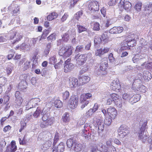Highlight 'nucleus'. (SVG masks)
I'll use <instances>...</instances> for the list:
<instances>
[{"mask_svg": "<svg viewBox=\"0 0 152 152\" xmlns=\"http://www.w3.org/2000/svg\"><path fill=\"white\" fill-rule=\"evenodd\" d=\"M94 113L93 110L91 109V108L86 113L84 116L86 118H89Z\"/></svg>", "mask_w": 152, "mask_h": 152, "instance_id": "obj_44", "label": "nucleus"}, {"mask_svg": "<svg viewBox=\"0 0 152 152\" xmlns=\"http://www.w3.org/2000/svg\"><path fill=\"white\" fill-rule=\"evenodd\" d=\"M108 66V61L107 58H104L102 60L100 65V69L101 70L105 71L107 67Z\"/></svg>", "mask_w": 152, "mask_h": 152, "instance_id": "obj_19", "label": "nucleus"}, {"mask_svg": "<svg viewBox=\"0 0 152 152\" xmlns=\"http://www.w3.org/2000/svg\"><path fill=\"white\" fill-rule=\"evenodd\" d=\"M142 5V2L139 1L135 5L134 8L137 11L140 12L141 10Z\"/></svg>", "mask_w": 152, "mask_h": 152, "instance_id": "obj_40", "label": "nucleus"}, {"mask_svg": "<svg viewBox=\"0 0 152 152\" xmlns=\"http://www.w3.org/2000/svg\"><path fill=\"white\" fill-rule=\"evenodd\" d=\"M69 81V86L72 88H75L78 85V80L76 78L70 77Z\"/></svg>", "mask_w": 152, "mask_h": 152, "instance_id": "obj_16", "label": "nucleus"}, {"mask_svg": "<svg viewBox=\"0 0 152 152\" xmlns=\"http://www.w3.org/2000/svg\"><path fill=\"white\" fill-rule=\"evenodd\" d=\"M59 134L56 132L55 134V135L54 139V142L53 143V145H55L58 141L59 140Z\"/></svg>", "mask_w": 152, "mask_h": 152, "instance_id": "obj_57", "label": "nucleus"}, {"mask_svg": "<svg viewBox=\"0 0 152 152\" xmlns=\"http://www.w3.org/2000/svg\"><path fill=\"white\" fill-rule=\"evenodd\" d=\"M78 32L79 33H80L83 31H86L87 30V29L85 27L80 25H77Z\"/></svg>", "mask_w": 152, "mask_h": 152, "instance_id": "obj_48", "label": "nucleus"}, {"mask_svg": "<svg viewBox=\"0 0 152 152\" xmlns=\"http://www.w3.org/2000/svg\"><path fill=\"white\" fill-rule=\"evenodd\" d=\"M8 150L11 152H15L17 149V147L16 145L15 141H12L11 142L10 145L8 147Z\"/></svg>", "mask_w": 152, "mask_h": 152, "instance_id": "obj_24", "label": "nucleus"}, {"mask_svg": "<svg viewBox=\"0 0 152 152\" xmlns=\"http://www.w3.org/2000/svg\"><path fill=\"white\" fill-rule=\"evenodd\" d=\"M93 124L95 127H98V133L100 135V133L104 130V122L100 117L97 116L93 118Z\"/></svg>", "mask_w": 152, "mask_h": 152, "instance_id": "obj_3", "label": "nucleus"}, {"mask_svg": "<svg viewBox=\"0 0 152 152\" xmlns=\"http://www.w3.org/2000/svg\"><path fill=\"white\" fill-rule=\"evenodd\" d=\"M100 38L102 39V41L104 42H106L107 41V36L106 34H103Z\"/></svg>", "mask_w": 152, "mask_h": 152, "instance_id": "obj_64", "label": "nucleus"}, {"mask_svg": "<svg viewBox=\"0 0 152 152\" xmlns=\"http://www.w3.org/2000/svg\"><path fill=\"white\" fill-rule=\"evenodd\" d=\"M55 119L54 117L49 118L46 121L48 123V124L49 125H52L55 121Z\"/></svg>", "mask_w": 152, "mask_h": 152, "instance_id": "obj_55", "label": "nucleus"}, {"mask_svg": "<svg viewBox=\"0 0 152 152\" xmlns=\"http://www.w3.org/2000/svg\"><path fill=\"white\" fill-rule=\"evenodd\" d=\"M89 69V66L88 65L86 64L85 65L83 68L81 70L80 72V73L81 74L86 72Z\"/></svg>", "mask_w": 152, "mask_h": 152, "instance_id": "obj_62", "label": "nucleus"}, {"mask_svg": "<svg viewBox=\"0 0 152 152\" xmlns=\"http://www.w3.org/2000/svg\"><path fill=\"white\" fill-rule=\"evenodd\" d=\"M54 105L57 108H60L62 106V103L59 100H56L54 102Z\"/></svg>", "mask_w": 152, "mask_h": 152, "instance_id": "obj_41", "label": "nucleus"}, {"mask_svg": "<svg viewBox=\"0 0 152 152\" xmlns=\"http://www.w3.org/2000/svg\"><path fill=\"white\" fill-rule=\"evenodd\" d=\"M112 139L110 138L106 142V145H103L105 147V148H108L112 147V149L113 150V151H112L114 152V151L115 150V147L112 145Z\"/></svg>", "mask_w": 152, "mask_h": 152, "instance_id": "obj_31", "label": "nucleus"}, {"mask_svg": "<svg viewBox=\"0 0 152 152\" xmlns=\"http://www.w3.org/2000/svg\"><path fill=\"white\" fill-rule=\"evenodd\" d=\"M20 49L28 50L30 49V47L28 43L27 44L24 43H23L20 46Z\"/></svg>", "mask_w": 152, "mask_h": 152, "instance_id": "obj_39", "label": "nucleus"}, {"mask_svg": "<svg viewBox=\"0 0 152 152\" xmlns=\"http://www.w3.org/2000/svg\"><path fill=\"white\" fill-rule=\"evenodd\" d=\"M27 85V84L26 81L23 80L19 83L18 88L21 90H20L23 91L24 89L26 88Z\"/></svg>", "mask_w": 152, "mask_h": 152, "instance_id": "obj_30", "label": "nucleus"}, {"mask_svg": "<svg viewBox=\"0 0 152 152\" xmlns=\"http://www.w3.org/2000/svg\"><path fill=\"white\" fill-rule=\"evenodd\" d=\"M73 144V138H71L67 140L66 144L68 148H70L72 147Z\"/></svg>", "mask_w": 152, "mask_h": 152, "instance_id": "obj_47", "label": "nucleus"}, {"mask_svg": "<svg viewBox=\"0 0 152 152\" xmlns=\"http://www.w3.org/2000/svg\"><path fill=\"white\" fill-rule=\"evenodd\" d=\"M13 67V65L12 64H10L6 68V70L7 74L8 75L11 73Z\"/></svg>", "mask_w": 152, "mask_h": 152, "instance_id": "obj_42", "label": "nucleus"}, {"mask_svg": "<svg viewBox=\"0 0 152 152\" xmlns=\"http://www.w3.org/2000/svg\"><path fill=\"white\" fill-rule=\"evenodd\" d=\"M111 89L114 91H117L121 88V85L118 80H113L111 84Z\"/></svg>", "mask_w": 152, "mask_h": 152, "instance_id": "obj_15", "label": "nucleus"}, {"mask_svg": "<svg viewBox=\"0 0 152 152\" xmlns=\"http://www.w3.org/2000/svg\"><path fill=\"white\" fill-rule=\"evenodd\" d=\"M104 54V52H103L102 49H100L97 50L95 52V55L96 56H101Z\"/></svg>", "mask_w": 152, "mask_h": 152, "instance_id": "obj_59", "label": "nucleus"}, {"mask_svg": "<svg viewBox=\"0 0 152 152\" xmlns=\"http://www.w3.org/2000/svg\"><path fill=\"white\" fill-rule=\"evenodd\" d=\"M42 110L40 107H38L36 110L33 114L34 117L36 118H38L41 113H42Z\"/></svg>", "mask_w": 152, "mask_h": 152, "instance_id": "obj_33", "label": "nucleus"}, {"mask_svg": "<svg viewBox=\"0 0 152 152\" xmlns=\"http://www.w3.org/2000/svg\"><path fill=\"white\" fill-rule=\"evenodd\" d=\"M118 135L121 138L123 137L129 133L128 127L126 125H122L118 130Z\"/></svg>", "mask_w": 152, "mask_h": 152, "instance_id": "obj_11", "label": "nucleus"}, {"mask_svg": "<svg viewBox=\"0 0 152 152\" xmlns=\"http://www.w3.org/2000/svg\"><path fill=\"white\" fill-rule=\"evenodd\" d=\"M145 63H146L144 61L143 64H141V66L145 65L146 69H148L151 71H152V62Z\"/></svg>", "mask_w": 152, "mask_h": 152, "instance_id": "obj_38", "label": "nucleus"}, {"mask_svg": "<svg viewBox=\"0 0 152 152\" xmlns=\"http://www.w3.org/2000/svg\"><path fill=\"white\" fill-rule=\"evenodd\" d=\"M139 50V52L140 53H144L147 51L148 49V47L145 46H140L138 47Z\"/></svg>", "mask_w": 152, "mask_h": 152, "instance_id": "obj_43", "label": "nucleus"}, {"mask_svg": "<svg viewBox=\"0 0 152 152\" xmlns=\"http://www.w3.org/2000/svg\"><path fill=\"white\" fill-rule=\"evenodd\" d=\"M92 96V95L90 93H87L81 96L80 100L82 105L81 108H83L86 106L89 103V99Z\"/></svg>", "mask_w": 152, "mask_h": 152, "instance_id": "obj_6", "label": "nucleus"}, {"mask_svg": "<svg viewBox=\"0 0 152 152\" xmlns=\"http://www.w3.org/2000/svg\"><path fill=\"white\" fill-rule=\"evenodd\" d=\"M30 62L28 60H26L23 65V68L24 70H27L30 66Z\"/></svg>", "mask_w": 152, "mask_h": 152, "instance_id": "obj_46", "label": "nucleus"}, {"mask_svg": "<svg viewBox=\"0 0 152 152\" xmlns=\"http://www.w3.org/2000/svg\"><path fill=\"white\" fill-rule=\"evenodd\" d=\"M79 101V98L77 95H72V96L69 102H73L75 103V104H76L78 105V103Z\"/></svg>", "mask_w": 152, "mask_h": 152, "instance_id": "obj_32", "label": "nucleus"}, {"mask_svg": "<svg viewBox=\"0 0 152 152\" xmlns=\"http://www.w3.org/2000/svg\"><path fill=\"white\" fill-rule=\"evenodd\" d=\"M23 102V99L21 97H18L16 98L15 100V103L18 106H20L22 104Z\"/></svg>", "mask_w": 152, "mask_h": 152, "instance_id": "obj_56", "label": "nucleus"}, {"mask_svg": "<svg viewBox=\"0 0 152 152\" xmlns=\"http://www.w3.org/2000/svg\"><path fill=\"white\" fill-rule=\"evenodd\" d=\"M146 55L144 53H142L140 55H135L133 57L132 61L134 63L141 64L145 61V58Z\"/></svg>", "mask_w": 152, "mask_h": 152, "instance_id": "obj_8", "label": "nucleus"}, {"mask_svg": "<svg viewBox=\"0 0 152 152\" xmlns=\"http://www.w3.org/2000/svg\"><path fill=\"white\" fill-rule=\"evenodd\" d=\"M10 40L13 39V43H15L20 41L22 38V36L17 31H14L12 30L10 31L8 33Z\"/></svg>", "mask_w": 152, "mask_h": 152, "instance_id": "obj_5", "label": "nucleus"}, {"mask_svg": "<svg viewBox=\"0 0 152 152\" xmlns=\"http://www.w3.org/2000/svg\"><path fill=\"white\" fill-rule=\"evenodd\" d=\"M27 122L25 121V119H23L21 120L20 122V128L19 129V131L20 132L26 126V123Z\"/></svg>", "mask_w": 152, "mask_h": 152, "instance_id": "obj_36", "label": "nucleus"}, {"mask_svg": "<svg viewBox=\"0 0 152 152\" xmlns=\"http://www.w3.org/2000/svg\"><path fill=\"white\" fill-rule=\"evenodd\" d=\"M72 47L71 46H65L61 47L59 50L58 54L60 56L64 57H69L72 53Z\"/></svg>", "mask_w": 152, "mask_h": 152, "instance_id": "obj_4", "label": "nucleus"}, {"mask_svg": "<svg viewBox=\"0 0 152 152\" xmlns=\"http://www.w3.org/2000/svg\"><path fill=\"white\" fill-rule=\"evenodd\" d=\"M93 30L94 31H99L100 30L99 24V23L96 22L94 24Z\"/></svg>", "mask_w": 152, "mask_h": 152, "instance_id": "obj_58", "label": "nucleus"}, {"mask_svg": "<svg viewBox=\"0 0 152 152\" xmlns=\"http://www.w3.org/2000/svg\"><path fill=\"white\" fill-rule=\"evenodd\" d=\"M113 119L112 118L110 117L109 116L107 117L104 121V123L105 124V125L109 126L111 124V122L112 121V119Z\"/></svg>", "mask_w": 152, "mask_h": 152, "instance_id": "obj_45", "label": "nucleus"}, {"mask_svg": "<svg viewBox=\"0 0 152 152\" xmlns=\"http://www.w3.org/2000/svg\"><path fill=\"white\" fill-rule=\"evenodd\" d=\"M137 36L133 34L129 35L125 40L124 41V43H125L129 47H133L135 45L136 41L135 38Z\"/></svg>", "mask_w": 152, "mask_h": 152, "instance_id": "obj_7", "label": "nucleus"}, {"mask_svg": "<svg viewBox=\"0 0 152 152\" xmlns=\"http://www.w3.org/2000/svg\"><path fill=\"white\" fill-rule=\"evenodd\" d=\"M112 98L115 105L119 108H121L122 106V100L121 98H119L118 96L115 93L110 94Z\"/></svg>", "mask_w": 152, "mask_h": 152, "instance_id": "obj_10", "label": "nucleus"}, {"mask_svg": "<svg viewBox=\"0 0 152 152\" xmlns=\"http://www.w3.org/2000/svg\"><path fill=\"white\" fill-rule=\"evenodd\" d=\"M37 39V38H33L30 40L28 41L27 43L30 48L31 47L34 46L35 45Z\"/></svg>", "mask_w": 152, "mask_h": 152, "instance_id": "obj_35", "label": "nucleus"}, {"mask_svg": "<svg viewBox=\"0 0 152 152\" xmlns=\"http://www.w3.org/2000/svg\"><path fill=\"white\" fill-rule=\"evenodd\" d=\"M107 112L109 116L114 119L117 115V111L114 107H110L107 110Z\"/></svg>", "mask_w": 152, "mask_h": 152, "instance_id": "obj_13", "label": "nucleus"}, {"mask_svg": "<svg viewBox=\"0 0 152 152\" xmlns=\"http://www.w3.org/2000/svg\"><path fill=\"white\" fill-rule=\"evenodd\" d=\"M88 132L87 131V130L84 129L82 130L81 132L82 135L83 137H84L86 139L88 138Z\"/></svg>", "mask_w": 152, "mask_h": 152, "instance_id": "obj_51", "label": "nucleus"}, {"mask_svg": "<svg viewBox=\"0 0 152 152\" xmlns=\"http://www.w3.org/2000/svg\"><path fill=\"white\" fill-rule=\"evenodd\" d=\"M40 99L38 98H32L29 100V103H32V104L34 105V107L37 105V104L40 102Z\"/></svg>", "mask_w": 152, "mask_h": 152, "instance_id": "obj_34", "label": "nucleus"}, {"mask_svg": "<svg viewBox=\"0 0 152 152\" xmlns=\"http://www.w3.org/2000/svg\"><path fill=\"white\" fill-rule=\"evenodd\" d=\"M151 75V73L149 72L145 71L143 73L142 77L144 80L146 81H148L151 80L152 77Z\"/></svg>", "mask_w": 152, "mask_h": 152, "instance_id": "obj_29", "label": "nucleus"}, {"mask_svg": "<svg viewBox=\"0 0 152 152\" xmlns=\"http://www.w3.org/2000/svg\"><path fill=\"white\" fill-rule=\"evenodd\" d=\"M142 81L140 79H136L134 82L132 89L134 91H139L142 93L146 92V87L141 83Z\"/></svg>", "mask_w": 152, "mask_h": 152, "instance_id": "obj_2", "label": "nucleus"}, {"mask_svg": "<svg viewBox=\"0 0 152 152\" xmlns=\"http://www.w3.org/2000/svg\"><path fill=\"white\" fill-rule=\"evenodd\" d=\"M123 30V28L122 27L115 26L110 29L109 32L111 34H119L121 33Z\"/></svg>", "mask_w": 152, "mask_h": 152, "instance_id": "obj_18", "label": "nucleus"}, {"mask_svg": "<svg viewBox=\"0 0 152 152\" xmlns=\"http://www.w3.org/2000/svg\"><path fill=\"white\" fill-rule=\"evenodd\" d=\"M99 146L100 147L99 151L101 152H113L112 151H113L112 149V147L105 148V147L102 143H99ZM116 149L115 148L114 152H116Z\"/></svg>", "mask_w": 152, "mask_h": 152, "instance_id": "obj_20", "label": "nucleus"}, {"mask_svg": "<svg viewBox=\"0 0 152 152\" xmlns=\"http://www.w3.org/2000/svg\"><path fill=\"white\" fill-rule=\"evenodd\" d=\"M61 120L64 123L69 122L70 120L69 113H64L62 116Z\"/></svg>", "mask_w": 152, "mask_h": 152, "instance_id": "obj_28", "label": "nucleus"}, {"mask_svg": "<svg viewBox=\"0 0 152 152\" xmlns=\"http://www.w3.org/2000/svg\"><path fill=\"white\" fill-rule=\"evenodd\" d=\"M83 145L77 143H74L73 150L76 152H79L81 151Z\"/></svg>", "mask_w": 152, "mask_h": 152, "instance_id": "obj_27", "label": "nucleus"}, {"mask_svg": "<svg viewBox=\"0 0 152 152\" xmlns=\"http://www.w3.org/2000/svg\"><path fill=\"white\" fill-rule=\"evenodd\" d=\"M42 120L43 121H46L48 119L50 116V113L47 111L46 112L45 108H44L42 110Z\"/></svg>", "mask_w": 152, "mask_h": 152, "instance_id": "obj_23", "label": "nucleus"}, {"mask_svg": "<svg viewBox=\"0 0 152 152\" xmlns=\"http://www.w3.org/2000/svg\"><path fill=\"white\" fill-rule=\"evenodd\" d=\"M62 40L65 42H67L69 38V35L67 33H65L62 37Z\"/></svg>", "mask_w": 152, "mask_h": 152, "instance_id": "obj_54", "label": "nucleus"}, {"mask_svg": "<svg viewBox=\"0 0 152 152\" xmlns=\"http://www.w3.org/2000/svg\"><path fill=\"white\" fill-rule=\"evenodd\" d=\"M74 65L71 63L67 64L64 66V71L66 73L70 72L74 69Z\"/></svg>", "mask_w": 152, "mask_h": 152, "instance_id": "obj_22", "label": "nucleus"}, {"mask_svg": "<svg viewBox=\"0 0 152 152\" xmlns=\"http://www.w3.org/2000/svg\"><path fill=\"white\" fill-rule=\"evenodd\" d=\"M69 95V92L67 91H66L63 93L62 96L64 100H66L68 98Z\"/></svg>", "mask_w": 152, "mask_h": 152, "instance_id": "obj_49", "label": "nucleus"}, {"mask_svg": "<svg viewBox=\"0 0 152 152\" xmlns=\"http://www.w3.org/2000/svg\"><path fill=\"white\" fill-rule=\"evenodd\" d=\"M65 148L64 143L61 142L57 146L53 148V152H63Z\"/></svg>", "mask_w": 152, "mask_h": 152, "instance_id": "obj_14", "label": "nucleus"}, {"mask_svg": "<svg viewBox=\"0 0 152 152\" xmlns=\"http://www.w3.org/2000/svg\"><path fill=\"white\" fill-rule=\"evenodd\" d=\"M50 64H54L57 61V59L56 58V56H54L50 58L49 59Z\"/></svg>", "mask_w": 152, "mask_h": 152, "instance_id": "obj_60", "label": "nucleus"}, {"mask_svg": "<svg viewBox=\"0 0 152 152\" xmlns=\"http://www.w3.org/2000/svg\"><path fill=\"white\" fill-rule=\"evenodd\" d=\"M56 34H52L50 36L48 37L47 38L48 40H50L51 41L55 40L56 39Z\"/></svg>", "mask_w": 152, "mask_h": 152, "instance_id": "obj_61", "label": "nucleus"}, {"mask_svg": "<svg viewBox=\"0 0 152 152\" xmlns=\"http://www.w3.org/2000/svg\"><path fill=\"white\" fill-rule=\"evenodd\" d=\"M147 122L145 121L144 122H141L140 124L142 125L141 127L138 132V136L139 139L143 143L148 142L151 144V146L152 147V137L149 138L148 134L144 132V130L147 125Z\"/></svg>", "mask_w": 152, "mask_h": 152, "instance_id": "obj_1", "label": "nucleus"}, {"mask_svg": "<svg viewBox=\"0 0 152 152\" xmlns=\"http://www.w3.org/2000/svg\"><path fill=\"white\" fill-rule=\"evenodd\" d=\"M102 41L101 38L98 36H96L95 37L94 39V43L96 44H98L100 43Z\"/></svg>", "mask_w": 152, "mask_h": 152, "instance_id": "obj_50", "label": "nucleus"}, {"mask_svg": "<svg viewBox=\"0 0 152 152\" xmlns=\"http://www.w3.org/2000/svg\"><path fill=\"white\" fill-rule=\"evenodd\" d=\"M75 58L77 64L80 65H83L86 60L85 54H80L78 53L75 55Z\"/></svg>", "mask_w": 152, "mask_h": 152, "instance_id": "obj_12", "label": "nucleus"}, {"mask_svg": "<svg viewBox=\"0 0 152 152\" xmlns=\"http://www.w3.org/2000/svg\"><path fill=\"white\" fill-rule=\"evenodd\" d=\"M141 97V96L140 94H137L133 95L132 94V96L131 99L132 101V102H130V103L133 104V103L138 101L140 100Z\"/></svg>", "mask_w": 152, "mask_h": 152, "instance_id": "obj_26", "label": "nucleus"}, {"mask_svg": "<svg viewBox=\"0 0 152 152\" xmlns=\"http://www.w3.org/2000/svg\"><path fill=\"white\" fill-rule=\"evenodd\" d=\"M79 81L82 82V84L83 85L88 82H89L90 78L88 76L83 75L82 76L80 77L79 78Z\"/></svg>", "mask_w": 152, "mask_h": 152, "instance_id": "obj_25", "label": "nucleus"}, {"mask_svg": "<svg viewBox=\"0 0 152 152\" xmlns=\"http://www.w3.org/2000/svg\"><path fill=\"white\" fill-rule=\"evenodd\" d=\"M95 74L98 75H105L106 74V71L101 70L100 69H99L95 72Z\"/></svg>", "mask_w": 152, "mask_h": 152, "instance_id": "obj_53", "label": "nucleus"}, {"mask_svg": "<svg viewBox=\"0 0 152 152\" xmlns=\"http://www.w3.org/2000/svg\"><path fill=\"white\" fill-rule=\"evenodd\" d=\"M88 10L92 12L97 11L99 10L98 2L96 1H90L88 2Z\"/></svg>", "mask_w": 152, "mask_h": 152, "instance_id": "obj_9", "label": "nucleus"}, {"mask_svg": "<svg viewBox=\"0 0 152 152\" xmlns=\"http://www.w3.org/2000/svg\"><path fill=\"white\" fill-rule=\"evenodd\" d=\"M123 99L125 101H128L130 103L132 102L131 100L132 96V94L131 92L125 93L122 95Z\"/></svg>", "mask_w": 152, "mask_h": 152, "instance_id": "obj_21", "label": "nucleus"}, {"mask_svg": "<svg viewBox=\"0 0 152 152\" xmlns=\"http://www.w3.org/2000/svg\"><path fill=\"white\" fill-rule=\"evenodd\" d=\"M120 4L124 7L125 10L128 11L131 8V4L128 1L121 0Z\"/></svg>", "mask_w": 152, "mask_h": 152, "instance_id": "obj_17", "label": "nucleus"}, {"mask_svg": "<svg viewBox=\"0 0 152 152\" xmlns=\"http://www.w3.org/2000/svg\"><path fill=\"white\" fill-rule=\"evenodd\" d=\"M57 16V14L55 12H53L49 15L47 17V20H51L56 18Z\"/></svg>", "mask_w": 152, "mask_h": 152, "instance_id": "obj_37", "label": "nucleus"}, {"mask_svg": "<svg viewBox=\"0 0 152 152\" xmlns=\"http://www.w3.org/2000/svg\"><path fill=\"white\" fill-rule=\"evenodd\" d=\"M84 46L83 45H79L77 46L75 49V51L77 52L82 51L83 48Z\"/></svg>", "mask_w": 152, "mask_h": 152, "instance_id": "obj_63", "label": "nucleus"}, {"mask_svg": "<svg viewBox=\"0 0 152 152\" xmlns=\"http://www.w3.org/2000/svg\"><path fill=\"white\" fill-rule=\"evenodd\" d=\"M77 104H75V103L72 102H69L68 104V107L71 109H75L77 107Z\"/></svg>", "mask_w": 152, "mask_h": 152, "instance_id": "obj_52", "label": "nucleus"}]
</instances>
